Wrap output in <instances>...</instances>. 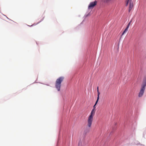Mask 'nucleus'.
Wrapping results in <instances>:
<instances>
[{
    "instance_id": "obj_2",
    "label": "nucleus",
    "mask_w": 146,
    "mask_h": 146,
    "mask_svg": "<svg viewBox=\"0 0 146 146\" xmlns=\"http://www.w3.org/2000/svg\"><path fill=\"white\" fill-rule=\"evenodd\" d=\"M69 134L68 130L66 128L63 121H61L58 137L56 146H58L59 141L61 136L62 137L63 141H66L67 139L69 137Z\"/></svg>"
},
{
    "instance_id": "obj_14",
    "label": "nucleus",
    "mask_w": 146,
    "mask_h": 146,
    "mask_svg": "<svg viewBox=\"0 0 146 146\" xmlns=\"http://www.w3.org/2000/svg\"><path fill=\"white\" fill-rule=\"evenodd\" d=\"M135 144L137 145H140L141 146H145L144 145L141 144L138 141H137V142H135Z\"/></svg>"
},
{
    "instance_id": "obj_3",
    "label": "nucleus",
    "mask_w": 146,
    "mask_h": 146,
    "mask_svg": "<svg viewBox=\"0 0 146 146\" xmlns=\"http://www.w3.org/2000/svg\"><path fill=\"white\" fill-rule=\"evenodd\" d=\"M146 87V75L144 76L143 79L140 89L139 93L138 96L140 98L143 96Z\"/></svg>"
},
{
    "instance_id": "obj_4",
    "label": "nucleus",
    "mask_w": 146,
    "mask_h": 146,
    "mask_svg": "<svg viewBox=\"0 0 146 146\" xmlns=\"http://www.w3.org/2000/svg\"><path fill=\"white\" fill-rule=\"evenodd\" d=\"M64 78V76H60L58 78L56 81L55 87L58 91H60L61 84Z\"/></svg>"
},
{
    "instance_id": "obj_5",
    "label": "nucleus",
    "mask_w": 146,
    "mask_h": 146,
    "mask_svg": "<svg viewBox=\"0 0 146 146\" xmlns=\"http://www.w3.org/2000/svg\"><path fill=\"white\" fill-rule=\"evenodd\" d=\"M97 4V1L96 0L90 2L88 6V9H92Z\"/></svg>"
},
{
    "instance_id": "obj_18",
    "label": "nucleus",
    "mask_w": 146,
    "mask_h": 146,
    "mask_svg": "<svg viewBox=\"0 0 146 146\" xmlns=\"http://www.w3.org/2000/svg\"><path fill=\"white\" fill-rule=\"evenodd\" d=\"M131 22V21L128 23V25H127V27H126L127 28L129 29V27L130 25Z\"/></svg>"
},
{
    "instance_id": "obj_20",
    "label": "nucleus",
    "mask_w": 146,
    "mask_h": 146,
    "mask_svg": "<svg viewBox=\"0 0 146 146\" xmlns=\"http://www.w3.org/2000/svg\"><path fill=\"white\" fill-rule=\"evenodd\" d=\"M4 15V16H5V17L7 18V19H9V20H11V21H13V22H14L16 23L15 22H14V21H13V20H11V19H9V18H8V17L6 16V15Z\"/></svg>"
},
{
    "instance_id": "obj_12",
    "label": "nucleus",
    "mask_w": 146,
    "mask_h": 146,
    "mask_svg": "<svg viewBox=\"0 0 146 146\" xmlns=\"http://www.w3.org/2000/svg\"><path fill=\"white\" fill-rule=\"evenodd\" d=\"M136 124V123H133V125L132 124V127L131 129V131H134L135 129V125Z\"/></svg>"
},
{
    "instance_id": "obj_6",
    "label": "nucleus",
    "mask_w": 146,
    "mask_h": 146,
    "mask_svg": "<svg viewBox=\"0 0 146 146\" xmlns=\"http://www.w3.org/2000/svg\"><path fill=\"white\" fill-rule=\"evenodd\" d=\"M125 142H126L127 144H131L132 143H131V141L132 140L133 138L132 137V135H130L129 137L125 138Z\"/></svg>"
},
{
    "instance_id": "obj_24",
    "label": "nucleus",
    "mask_w": 146,
    "mask_h": 146,
    "mask_svg": "<svg viewBox=\"0 0 146 146\" xmlns=\"http://www.w3.org/2000/svg\"><path fill=\"white\" fill-rule=\"evenodd\" d=\"M35 83H40L42 84L41 83H40V82H36V81L35 82ZM34 83V82L33 83V84Z\"/></svg>"
},
{
    "instance_id": "obj_9",
    "label": "nucleus",
    "mask_w": 146,
    "mask_h": 146,
    "mask_svg": "<svg viewBox=\"0 0 146 146\" xmlns=\"http://www.w3.org/2000/svg\"><path fill=\"white\" fill-rule=\"evenodd\" d=\"M96 111V109H95L93 108V109L92 110L89 117L93 118V116L95 114Z\"/></svg>"
},
{
    "instance_id": "obj_19",
    "label": "nucleus",
    "mask_w": 146,
    "mask_h": 146,
    "mask_svg": "<svg viewBox=\"0 0 146 146\" xmlns=\"http://www.w3.org/2000/svg\"><path fill=\"white\" fill-rule=\"evenodd\" d=\"M146 134V132H144L143 133V137L145 139V135Z\"/></svg>"
},
{
    "instance_id": "obj_16",
    "label": "nucleus",
    "mask_w": 146,
    "mask_h": 146,
    "mask_svg": "<svg viewBox=\"0 0 146 146\" xmlns=\"http://www.w3.org/2000/svg\"><path fill=\"white\" fill-rule=\"evenodd\" d=\"M100 93L99 91V90H97V99L98 100H99L100 99Z\"/></svg>"
},
{
    "instance_id": "obj_23",
    "label": "nucleus",
    "mask_w": 146,
    "mask_h": 146,
    "mask_svg": "<svg viewBox=\"0 0 146 146\" xmlns=\"http://www.w3.org/2000/svg\"><path fill=\"white\" fill-rule=\"evenodd\" d=\"M44 84L45 85H46L47 86H50L49 84Z\"/></svg>"
},
{
    "instance_id": "obj_7",
    "label": "nucleus",
    "mask_w": 146,
    "mask_h": 146,
    "mask_svg": "<svg viewBox=\"0 0 146 146\" xmlns=\"http://www.w3.org/2000/svg\"><path fill=\"white\" fill-rule=\"evenodd\" d=\"M93 120V118L88 117V126L89 128L91 126L92 122Z\"/></svg>"
},
{
    "instance_id": "obj_13",
    "label": "nucleus",
    "mask_w": 146,
    "mask_h": 146,
    "mask_svg": "<svg viewBox=\"0 0 146 146\" xmlns=\"http://www.w3.org/2000/svg\"><path fill=\"white\" fill-rule=\"evenodd\" d=\"M128 29L127 28V27H126V28L123 31V32H122L121 35V36H122L123 35L128 31Z\"/></svg>"
},
{
    "instance_id": "obj_1",
    "label": "nucleus",
    "mask_w": 146,
    "mask_h": 146,
    "mask_svg": "<svg viewBox=\"0 0 146 146\" xmlns=\"http://www.w3.org/2000/svg\"><path fill=\"white\" fill-rule=\"evenodd\" d=\"M123 112L124 113V117L122 122H115L114 126L113 128V130L110 133V135H112V134L115 132L116 130L117 131L119 132L120 131H122L123 128L126 125H128L130 122L129 118L130 115L132 113V111L129 109L127 105H126L123 108Z\"/></svg>"
},
{
    "instance_id": "obj_21",
    "label": "nucleus",
    "mask_w": 146,
    "mask_h": 146,
    "mask_svg": "<svg viewBox=\"0 0 146 146\" xmlns=\"http://www.w3.org/2000/svg\"><path fill=\"white\" fill-rule=\"evenodd\" d=\"M129 0H128V1H127V3H126V4H125L126 6H127L128 5L129 3Z\"/></svg>"
},
{
    "instance_id": "obj_15",
    "label": "nucleus",
    "mask_w": 146,
    "mask_h": 146,
    "mask_svg": "<svg viewBox=\"0 0 146 146\" xmlns=\"http://www.w3.org/2000/svg\"><path fill=\"white\" fill-rule=\"evenodd\" d=\"M99 100L97 99L94 105L93 106V108L96 109V106L97 105V103L99 101Z\"/></svg>"
},
{
    "instance_id": "obj_10",
    "label": "nucleus",
    "mask_w": 146,
    "mask_h": 146,
    "mask_svg": "<svg viewBox=\"0 0 146 146\" xmlns=\"http://www.w3.org/2000/svg\"><path fill=\"white\" fill-rule=\"evenodd\" d=\"M90 12L89 13L87 14H85L84 17H83V18L84 19L83 20L82 22L80 23L79 25H81L85 21V19L87 17L90 16L91 15Z\"/></svg>"
},
{
    "instance_id": "obj_25",
    "label": "nucleus",
    "mask_w": 146,
    "mask_h": 146,
    "mask_svg": "<svg viewBox=\"0 0 146 146\" xmlns=\"http://www.w3.org/2000/svg\"><path fill=\"white\" fill-rule=\"evenodd\" d=\"M99 90L98 87L97 88V91Z\"/></svg>"
},
{
    "instance_id": "obj_11",
    "label": "nucleus",
    "mask_w": 146,
    "mask_h": 146,
    "mask_svg": "<svg viewBox=\"0 0 146 146\" xmlns=\"http://www.w3.org/2000/svg\"><path fill=\"white\" fill-rule=\"evenodd\" d=\"M133 7V4L131 2H130L129 3V8L128 9L129 12H130L131 10L132 7Z\"/></svg>"
},
{
    "instance_id": "obj_26",
    "label": "nucleus",
    "mask_w": 146,
    "mask_h": 146,
    "mask_svg": "<svg viewBox=\"0 0 146 146\" xmlns=\"http://www.w3.org/2000/svg\"><path fill=\"white\" fill-rule=\"evenodd\" d=\"M1 14H2L3 15V14L2 13H1Z\"/></svg>"
},
{
    "instance_id": "obj_27",
    "label": "nucleus",
    "mask_w": 146,
    "mask_h": 146,
    "mask_svg": "<svg viewBox=\"0 0 146 146\" xmlns=\"http://www.w3.org/2000/svg\"><path fill=\"white\" fill-rule=\"evenodd\" d=\"M36 44H37V42H36Z\"/></svg>"
},
{
    "instance_id": "obj_8",
    "label": "nucleus",
    "mask_w": 146,
    "mask_h": 146,
    "mask_svg": "<svg viewBox=\"0 0 146 146\" xmlns=\"http://www.w3.org/2000/svg\"><path fill=\"white\" fill-rule=\"evenodd\" d=\"M90 131V129L89 128H86L84 129L83 134L84 137H85L87 134L89 133Z\"/></svg>"
},
{
    "instance_id": "obj_17",
    "label": "nucleus",
    "mask_w": 146,
    "mask_h": 146,
    "mask_svg": "<svg viewBox=\"0 0 146 146\" xmlns=\"http://www.w3.org/2000/svg\"><path fill=\"white\" fill-rule=\"evenodd\" d=\"M44 17H45L44 16L43 17V18L40 20V21L39 22H38L37 23H36V24L34 23V25H36L38 24H39V23H40L41 22H42L44 20Z\"/></svg>"
},
{
    "instance_id": "obj_22",
    "label": "nucleus",
    "mask_w": 146,
    "mask_h": 146,
    "mask_svg": "<svg viewBox=\"0 0 146 146\" xmlns=\"http://www.w3.org/2000/svg\"><path fill=\"white\" fill-rule=\"evenodd\" d=\"M27 25V26H28L29 27H32L33 26L35 25H34V24L33 25Z\"/></svg>"
}]
</instances>
